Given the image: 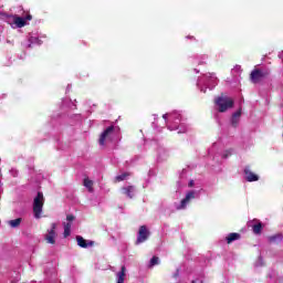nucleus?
Returning <instances> with one entry per match:
<instances>
[{
	"label": "nucleus",
	"instance_id": "obj_14",
	"mask_svg": "<svg viewBox=\"0 0 283 283\" xmlns=\"http://www.w3.org/2000/svg\"><path fill=\"white\" fill-rule=\"evenodd\" d=\"M241 116H242V111H241V109L237 111V112L232 115V117H231V119H230V123H231L232 127H238V125H240V118H241Z\"/></svg>",
	"mask_w": 283,
	"mask_h": 283
},
{
	"label": "nucleus",
	"instance_id": "obj_37",
	"mask_svg": "<svg viewBox=\"0 0 283 283\" xmlns=\"http://www.w3.org/2000/svg\"><path fill=\"white\" fill-rule=\"evenodd\" d=\"M279 59H281V61H283V51H281V52L279 53Z\"/></svg>",
	"mask_w": 283,
	"mask_h": 283
},
{
	"label": "nucleus",
	"instance_id": "obj_3",
	"mask_svg": "<svg viewBox=\"0 0 283 283\" xmlns=\"http://www.w3.org/2000/svg\"><path fill=\"white\" fill-rule=\"evenodd\" d=\"M6 21L13 30H17L19 28H25V25H28V21H32V17L30 14L24 18L17 14H7Z\"/></svg>",
	"mask_w": 283,
	"mask_h": 283
},
{
	"label": "nucleus",
	"instance_id": "obj_4",
	"mask_svg": "<svg viewBox=\"0 0 283 283\" xmlns=\"http://www.w3.org/2000/svg\"><path fill=\"white\" fill-rule=\"evenodd\" d=\"M200 191L201 189L189 190L186 193V197L179 203H176V209L178 211H182L184 209H187L188 205L191 203V200H198V198H200Z\"/></svg>",
	"mask_w": 283,
	"mask_h": 283
},
{
	"label": "nucleus",
	"instance_id": "obj_29",
	"mask_svg": "<svg viewBox=\"0 0 283 283\" xmlns=\"http://www.w3.org/2000/svg\"><path fill=\"white\" fill-rule=\"evenodd\" d=\"M254 266H256V268L264 266V260L262 259V256L258 258V260L254 263Z\"/></svg>",
	"mask_w": 283,
	"mask_h": 283
},
{
	"label": "nucleus",
	"instance_id": "obj_18",
	"mask_svg": "<svg viewBox=\"0 0 283 283\" xmlns=\"http://www.w3.org/2000/svg\"><path fill=\"white\" fill-rule=\"evenodd\" d=\"M187 185V169H184L179 175V180L177 181L178 187H185Z\"/></svg>",
	"mask_w": 283,
	"mask_h": 283
},
{
	"label": "nucleus",
	"instance_id": "obj_35",
	"mask_svg": "<svg viewBox=\"0 0 283 283\" xmlns=\"http://www.w3.org/2000/svg\"><path fill=\"white\" fill-rule=\"evenodd\" d=\"M191 283H202V280L196 279V280H193Z\"/></svg>",
	"mask_w": 283,
	"mask_h": 283
},
{
	"label": "nucleus",
	"instance_id": "obj_34",
	"mask_svg": "<svg viewBox=\"0 0 283 283\" xmlns=\"http://www.w3.org/2000/svg\"><path fill=\"white\" fill-rule=\"evenodd\" d=\"M11 174H12V176H14V177L19 176V171H17V170H14V169L11 170Z\"/></svg>",
	"mask_w": 283,
	"mask_h": 283
},
{
	"label": "nucleus",
	"instance_id": "obj_23",
	"mask_svg": "<svg viewBox=\"0 0 283 283\" xmlns=\"http://www.w3.org/2000/svg\"><path fill=\"white\" fill-rule=\"evenodd\" d=\"M252 231L255 235H260V233H262V223H255L252 226Z\"/></svg>",
	"mask_w": 283,
	"mask_h": 283
},
{
	"label": "nucleus",
	"instance_id": "obj_20",
	"mask_svg": "<svg viewBox=\"0 0 283 283\" xmlns=\"http://www.w3.org/2000/svg\"><path fill=\"white\" fill-rule=\"evenodd\" d=\"M226 240H227L228 244H231V242H235V240H240V233L232 232V233L228 234Z\"/></svg>",
	"mask_w": 283,
	"mask_h": 283
},
{
	"label": "nucleus",
	"instance_id": "obj_31",
	"mask_svg": "<svg viewBox=\"0 0 283 283\" xmlns=\"http://www.w3.org/2000/svg\"><path fill=\"white\" fill-rule=\"evenodd\" d=\"M14 273V279H11V283H18L19 280H21V275L19 274V272H13Z\"/></svg>",
	"mask_w": 283,
	"mask_h": 283
},
{
	"label": "nucleus",
	"instance_id": "obj_27",
	"mask_svg": "<svg viewBox=\"0 0 283 283\" xmlns=\"http://www.w3.org/2000/svg\"><path fill=\"white\" fill-rule=\"evenodd\" d=\"M128 174L124 172L115 178L116 182H123V180H127Z\"/></svg>",
	"mask_w": 283,
	"mask_h": 283
},
{
	"label": "nucleus",
	"instance_id": "obj_12",
	"mask_svg": "<svg viewBox=\"0 0 283 283\" xmlns=\"http://www.w3.org/2000/svg\"><path fill=\"white\" fill-rule=\"evenodd\" d=\"M244 179L247 182H258L260 180V176H258L255 172L251 171L250 167H245L243 170Z\"/></svg>",
	"mask_w": 283,
	"mask_h": 283
},
{
	"label": "nucleus",
	"instance_id": "obj_9",
	"mask_svg": "<svg viewBox=\"0 0 283 283\" xmlns=\"http://www.w3.org/2000/svg\"><path fill=\"white\" fill-rule=\"evenodd\" d=\"M42 43H43V41H41L39 39V36L30 35L28 38V41L22 42V46L24 50H28V49L32 48V45H42Z\"/></svg>",
	"mask_w": 283,
	"mask_h": 283
},
{
	"label": "nucleus",
	"instance_id": "obj_11",
	"mask_svg": "<svg viewBox=\"0 0 283 283\" xmlns=\"http://www.w3.org/2000/svg\"><path fill=\"white\" fill-rule=\"evenodd\" d=\"M114 136V126H108L99 137V145H105V140H112Z\"/></svg>",
	"mask_w": 283,
	"mask_h": 283
},
{
	"label": "nucleus",
	"instance_id": "obj_24",
	"mask_svg": "<svg viewBox=\"0 0 283 283\" xmlns=\"http://www.w3.org/2000/svg\"><path fill=\"white\" fill-rule=\"evenodd\" d=\"M269 242L277 244L282 240V234H274L268 238Z\"/></svg>",
	"mask_w": 283,
	"mask_h": 283
},
{
	"label": "nucleus",
	"instance_id": "obj_6",
	"mask_svg": "<svg viewBox=\"0 0 283 283\" xmlns=\"http://www.w3.org/2000/svg\"><path fill=\"white\" fill-rule=\"evenodd\" d=\"M44 202L45 199L43 198V192H38L36 197L33 200V213L36 220H39V218H41V213H43Z\"/></svg>",
	"mask_w": 283,
	"mask_h": 283
},
{
	"label": "nucleus",
	"instance_id": "obj_7",
	"mask_svg": "<svg viewBox=\"0 0 283 283\" xmlns=\"http://www.w3.org/2000/svg\"><path fill=\"white\" fill-rule=\"evenodd\" d=\"M56 223H52L51 228L48 229L45 234V240L48 244H55L56 243Z\"/></svg>",
	"mask_w": 283,
	"mask_h": 283
},
{
	"label": "nucleus",
	"instance_id": "obj_10",
	"mask_svg": "<svg viewBox=\"0 0 283 283\" xmlns=\"http://www.w3.org/2000/svg\"><path fill=\"white\" fill-rule=\"evenodd\" d=\"M265 76H269V71L254 70L251 73V81L253 83H260V81H262V78H265Z\"/></svg>",
	"mask_w": 283,
	"mask_h": 283
},
{
	"label": "nucleus",
	"instance_id": "obj_22",
	"mask_svg": "<svg viewBox=\"0 0 283 283\" xmlns=\"http://www.w3.org/2000/svg\"><path fill=\"white\" fill-rule=\"evenodd\" d=\"M64 238H69V235L72 233V223L71 222H64Z\"/></svg>",
	"mask_w": 283,
	"mask_h": 283
},
{
	"label": "nucleus",
	"instance_id": "obj_25",
	"mask_svg": "<svg viewBox=\"0 0 283 283\" xmlns=\"http://www.w3.org/2000/svg\"><path fill=\"white\" fill-rule=\"evenodd\" d=\"M160 264V259L158 256H153L149 262V269H153V266H158Z\"/></svg>",
	"mask_w": 283,
	"mask_h": 283
},
{
	"label": "nucleus",
	"instance_id": "obj_26",
	"mask_svg": "<svg viewBox=\"0 0 283 283\" xmlns=\"http://www.w3.org/2000/svg\"><path fill=\"white\" fill-rule=\"evenodd\" d=\"M84 187H86L88 191H92V187H94V181L90 180L88 178L84 179Z\"/></svg>",
	"mask_w": 283,
	"mask_h": 283
},
{
	"label": "nucleus",
	"instance_id": "obj_13",
	"mask_svg": "<svg viewBox=\"0 0 283 283\" xmlns=\"http://www.w3.org/2000/svg\"><path fill=\"white\" fill-rule=\"evenodd\" d=\"M158 160H167L169 158V150L164 146H159L157 149Z\"/></svg>",
	"mask_w": 283,
	"mask_h": 283
},
{
	"label": "nucleus",
	"instance_id": "obj_33",
	"mask_svg": "<svg viewBox=\"0 0 283 283\" xmlns=\"http://www.w3.org/2000/svg\"><path fill=\"white\" fill-rule=\"evenodd\" d=\"M66 220H67V222H74L75 217L73 214H67Z\"/></svg>",
	"mask_w": 283,
	"mask_h": 283
},
{
	"label": "nucleus",
	"instance_id": "obj_36",
	"mask_svg": "<svg viewBox=\"0 0 283 283\" xmlns=\"http://www.w3.org/2000/svg\"><path fill=\"white\" fill-rule=\"evenodd\" d=\"M193 185H195V181H193V180H190V181L188 182V187H193Z\"/></svg>",
	"mask_w": 283,
	"mask_h": 283
},
{
	"label": "nucleus",
	"instance_id": "obj_28",
	"mask_svg": "<svg viewBox=\"0 0 283 283\" xmlns=\"http://www.w3.org/2000/svg\"><path fill=\"white\" fill-rule=\"evenodd\" d=\"M207 55H200L198 60L195 61V63H198V65H205V61H207Z\"/></svg>",
	"mask_w": 283,
	"mask_h": 283
},
{
	"label": "nucleus",
	"instance_id": "obj_19",
	"mask_svg": "<svg viewBox=\"0 0 283 283\" xmlns=\"http://www.w3.org/2000/svg\"><path fill=\"white\" fill-rule=\"evenodd\" d=\"M21 222H23V219L18 218V219L9 220L8 224L9 227H11V229H19V227H21Z\"/></svg>",
	"mask_w": 283,
	"mask_h": 283
},
{
	"label": "nucleus",
	"instance_id": "obj_1",
	"mask_svg": "<svg viewBox=\"0 0 283 283\" xmlns=\"http://www.w3.org/2000/svg\"><path fill=\"white\" fill-rule=\"evenodd\" d=\"M163 118L170 132H176V129H178V134H185L187 132V123H185L180 113L176 111L166 113L163 115Z\"/></svg>",
	"mask_w": 283,
	"mask_h": 283
},
{
	"label": "nucleus",
	"instance_id": "obj_17",
	"mask_svg": "<svg viewBox=\"0 0 283 283\" xmlns=\"http://www.w3.org/2000/svg\"><path fill=\"white\" fill-rule=\"evenodd\" d=\"M77 245L81 247L82 249H87V247H92L94 242L85 240L83 237L77 235L76 237Z\"/></svg>",
	"mask_w": 283,
	"mask_h": 283
},
{
	"label": "nucleus",
	"instance_id": "obj_5",
	"mask_svg": "<svg viewBox=\"0 0 283 283\" xmlns=\"http://www.w3.org/2000/svg\"><path fill=\"white\" fill-rule=\"evenodd\" d=\"M214 107L217 112L224 113L227 109L233 107V98L229 96H219L214 99Z\"/></svg>",
	"mask_w": 283,
	"mask_h": 283
},
{
	"label": "nucleus",
	"instance_id": "obj_8",
	"mask_svg": "<svg viewBox=\"0 0 283 283\" xmlns=\"http://www.w3.org/2000/svg\"><path fill=\"white\" fill-rule=\"evenodd\" d=\"M148 238H149V230H147L146 226H142L139 228V231H138V234H137L136 244H143V242H147Z\"/></svg>",
	"mask_w": 283,
	"mask_h": 283
},
{
	"label": "nucleus",
	"instance_id": "obj_15",
	"mask_svg": "<svg viewBox=\"0 0 283 283\" xmlns=\"http://www.w3.org/2000/svg\"><path fill=\"white\" fill-rule=\"evenodd\" d=\"M122 191L127 198H134V196H136V188L134 186H126L122 188Z\"/></svg>",
	"mask_w": 283,
	"mask_h": 283
},
{
	"label": "nucleus",
	"instance_id": "obj_30",
	"mask_svg": "<svg viewBox=\"0 0 283 283\" xmlns=\"http://www.w3.org/2000/svg\"><path fill=\"white\" fill-rule=\"evenodd\" d=\"M233 155V149H228L224 150V153L222 154V158L227 159L229 156Z\"/></svg>",
	"mask_w": 283,
	"mask_h": 283
},
{
	"label": "nucleus",
	"instance_id": "obj_2",
	"mask_svg": "<svg viewBox=\"0 0 283 283\" xmlns=\"http://www.w3.org/2000/svg\"><path fill=\"white\" fill-rule=\"evenodd\" d=\"M218 85V77L216 73H207L198 77L197 87L203 94L207 93V90H213Z\"/></svg>",
	"mask_w": 283,
	"mask_h": 283
},
{
	"label": "nucleus",
	"instance_id": "obj_32",
	"mask_svg": "<svg viewBox=\"0 0 283 283\" xmlns=\"http://www.w3.org/2000/svg\"><path fill=\"white\" fill-rule=\"evenodd\" d=\"M179 275H180V271H179V270H177V271H176V273L172 275V277H174L175 282H177V283H179V282H180V277H179Z\"/></svg>",
	"mask_w": 283,
	"mask_h": 283
},
{
	"label": "nucleus",
	"instance_id": "obj_38",
	"mask_svg": "<svg viewBox=\"0 0 283 283\" xmlns=\"http://www.w3.org/2000/svg\"><path fill=\"white\" fill-rule=\"evenodd\" d=\"M195 72L198 74V72H200V71H198L197 69H195Z\"/></svg>",
	"mask_w": 283,
	"mask_h": 283
},
{
	"label": "nucleus",
	"instance_id": "obj_16",
	"mask_svg": "<svg viewBox=\"0 0 283 283\" xmlns=\"http://www.w3.org/2000/svg\"><path fill=\"white\" fill-rule=\"evenodd\" d=\"M127 275V268L123 265L120 271L116 273L117 283H125V276Z\"/></svg>",
	"mask_w": 283,
	"mask_h": 283
},
{
	"label": "nucleus",
	"instance_id": "obj_21",
	"mask_svg": "<svg viewBox=\"0 0 283 283\" xmlns=\"http://www.w3.org/2000/svg\"><path fill=\"white\" fill-rule=\"evenodd\" d=\"M270 280H271V283H282V276H280L275 272L270 273Z\"/></svg>",
	"mask_w": 283,
	"mask_h": 283
}]
</instances>
